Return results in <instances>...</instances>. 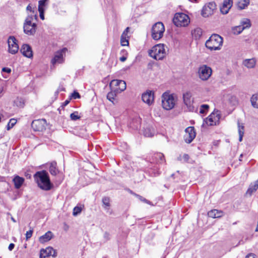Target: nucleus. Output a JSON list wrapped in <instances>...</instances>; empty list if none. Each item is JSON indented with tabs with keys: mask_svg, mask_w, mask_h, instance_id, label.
I'll return each instance as SVG.
<instances>
[{
	"mask_svg": "<svg viewBox=\"0 0 258 258\" xmlns=\"http://www.w3.org/2000/svg\"><path fill=\"white\" fill-rule=\"evenodd\" d=\"M258 100V93L254 94L252 95L250 98V102L251 106L255 108H258V103H256Z\"/></svg>",
	"mask_w": 258,
	"mask_h": 258,
	"instance_id": "obj_30",
	"label": "nucleus"
},
{
	"mask_svg": "<svg viewBox=\"0 0 258 258\" xmlns=\"http://www.w3.org/2000/svg\"><path fill=\"white\" fill-rule=\"evenodd\" d=\"M45 119H37L32 121L31 126L35 131L42 132L45 130Z\"/></svg>",
	"mask_w": 258,
	"mask_h": 258,
	"instance_id": "obj_13",
	"label": "nucleus"
},
{
	"mask_svg": "<svg viewBox=\"0 0 258 258\" xmlns=\"http://www.w3.org/2000/svg\"><path fill=\"white\" fill-rule=\"evenodd\" d=\"M118 93H117L111 90L110 92L108 93L107 95V98L109 101L113 103V100L115 99V97L116 96V94Z\"/></svg>",
	"mask_w": 258,
	"mask_h": 258,
	"instance_id": "obj_36",
	"label": "nucleus"
},
{
	"mask_svg": "<svg viewBox=\"0 0 258 258\" xmlns=\"http://www.w3.org/2000/svg\"><path fill=\"white\" fill-rule=\"evenodd\" d=\"M126 58H127V57H126V56H121V57H120L119 58V60H120L121 61L123 62V61H125V60H126Z\"/></svg>",
	"mask_w": 258,
	"mask_h": 258,
	"instance_id": "obj_55",
	"label": "nucleus"
},
{
	"mask_svg": "<svg viewBox=\"0 0 258 258\" xmlns=\"http://www.w3.org/2000/svg\"><path fill=\"white\" fill-rule=\"evenodd\" d=\"M17 120L14 118H12L10 120L7 125V130H9L12 128L14 125L16 123Z\"/></svg>",
	"mask_w": 258,
	"mask_h": 258,
	"instance_id": "obj_40",
	"label": "nucleus"
},
{
	"mask_svg": "<svg viewBox=\"0 0 258 258\" xmlns=\"http://www.w3.org/2000/svg\"><path fill=\"white\" fill-rule=\"evenodd\" d=\"M208 215L209 217L212 218H217L221 217L222 216V212L214 209L210 211L208 213Z\"/></svg>",
	"mask_w": 258,
	"mask_h": 258,
	"instance_id": "obj_25",
	"label": "nucleus"
},
{
	"mask_svg": "<svg viewBox=\"0 0 258 258\" xmlns=\"http://www.w3.org/2000/svg\"><path fill=\"white\" fill-rule=\"evenodd\" d=\"M232 0H224L222 6L220 8L221 12L223 14H226L228 13L230 9L232 6Z\"/></svg>",
	"mask_w": 258,
	"mask_h": 258,
	"instance_id": "obj_19",
	"label": "nucleus"
},
{
	"mask_svg": "<svg viewBox=\"0 0 258 258\" xmlns=\"http://www.w3.org/2000/svg\"><path fill=\"white\" fill-rule=\"evenodd\" d=\"M48 0H40L38 2V10H44L45 11V7L46 6V2Z\"/></svg>",
	"mask_w": 258,
	"mask_h": 258,
	"instance_id": "obj_37",
	"label": "nucleus"
},
{
	"mask_svg": "<svg viewBox=\"0 0 258 258\" xmlns=\"http://www.w3.org/2000/svg\"><path fill=\"white\" fill-rule=\"evenodd\" d=\"M244 66L248 69H251L254 67L255 65V60L253 58L246 59L243 62Z\"/></svg>",
	"mask_w": 258,
	"mask_h": 258,
	"instance_id": "obj_28",
	"label": "nucleus"
},
{
	"mask_svg": "<svg viewBox=\"0 0 258 258\" xmlns=\"http://www.w3.org/2000/svg\"><path fill=\"white\" fill-rule=\"evenodd\" d=\"M44 250L45 251V252H46L47 253L49 257L50 256H52L53 257H55L56 256V255H57L56 252L52 247H47L45 249H44Z\"/></svg>",
	"mask_w": 258,
	"mask_h": 258,
	"instance_id": "obj_34",
	"label": "nucleus"
},
{
	"mask_svg": "<svg viewBox=\"0 0 258 258\" xmlns=\"http://www.w3.org/2000/svg\"><path fill=\"white\" fill-rule=\"evenodd\" d=\"M245 28L243 27V26L242 25H240V26H237L235 28V29H234V33L235 34L237 33V34H239Z\"/></svg>",
	"mask_w": 258,
	"mask_h": 258,
	"instance_id": "obj_42",
	"label": "nucleus"
},
{
	"mask_svg": "<svg viewBox=\"0 0 258 258\" xmlns=\"http://www.w3.org/2000/svg\"><path fill=\"white\" fill-rule=\"evenodd\" d=\"M2 91H3V90L0 88V94L2 93Z\"/></svg>",
	"mask_w": 258,
	"mask_h": 258,
	"instance_id": "obj_61",
	"label": "nucleus"
},
{
	"mask_svg": "<svg viewBox=\"0 0 258 258\" xmlns=\"http://www.w3.org/2000/svg\"><path fill=\"white\" fill-rule=\"evenodd\" d=\"M17 40L13 36H10L8 39V52L12 54H15L18 52L19 50V45L17 43Z\"/></svg>",
	"mask_w": 258,
	"mask_h": 258,
	"instance_id": "obj_11",
	"label": "nucleus"
},
{
	"mask_svg": "<svg viewBox=\"0 0 258 258\" xmlns=\"http://www.w3.org/2000/svg\"><path fill=\"white\" fill-rule=\"evenodd\" d=\"M191 96V93L189 92H187L183 94L184 103L187 106L189 111H190L194 110V107L192 106L194 101Z\"/></svg>",
	"mask_w": 258,
	"mask_h": 258,
	"instance_id": "obj_14",
	"label": "nucleus"
},
{
	"mask_svg": "<svg viewBox=\"0 0 258 258\" xmlns=\"http://www.w3.org/2000/svg\"><path fill=\"white\" fill-rule=\"evenodd\" d=\"M14 104L18 107H23L24 105V102L23 99L17 98L15 100Z\"/></svg>",
	"mask_w": 258,
	"mask_h": 258,
	"instance_id": "obj_38",
	"label": "nucleus"
},
{
	"mask_svg": "<svg viewBox=\"0 0 258 258\" xmlns=\"http://www.w3.org/2000/svg\"><path fill=\"white\" fill-rule=\"evenodd\" d=\"M39 258H49L47 253L44 250V249L40 250Z\"/></svg>",
	"mask_w": 258,
	"mask_h": 258,
	"instance_id": "obj_47",
	"label": "nucleus"
},
{
	"mask_svg": "<svg viewBox=\"0 0 258 258\" xmlns=\"http://www.w3.org/2000/svg\"><path fill=\"white\" fill-rule=\"evenodd\" d=\"M173 22L177 27H185L188 25L190 20L187 15L184 13H176L173 18Z\"/></svg>",
	"mask_w": 258,
	"mask_h": 258,
	"instance_id": "obj_6",
	"label": "nucleus"
},
{
	"mask_svg": "<svg viewBox=\"0 0 258 258\" xmlns=\"http://www.w3.org/2000/svg\"><path fill=\"white\" fill-rule=\"evenodd\" d=\"M183 158L186 161L189 159V156L187 154H184Z\"/></svg>",
	"mask_w": 258,
	"mask_h": 258,
	"instance_id": "obj_56",
	"label": "nucleus"
},
{
	"mask_svg": "<svg viewBox=\"0 0 258 258\" xmlns=\"http://www.w3.org/2000/svg\"><path fill=\"white\" fill-rule=\"evenodd\" d=\"M33 232V229L31 227L30 228V230L26 232V240H28L29 238L32 237Z\"/></svg>",
	"mask_w": 258,
	"mask_h": 258,
	"instance_id": "obj_45",
	"label": "nucleus"
},
{
	"mask_svg": "<svg viewBox=\"0 0 258 258\" xmlns=\"http://www.w3.org/2000/svg\"><path fill=\"white\" fill-rule=\"evenodd\" d=\"M21 52L27 57L31 58L33 56V52L31 46L27 44H24L21 49Z\"/></svg>",
	"mask_w": 258,
	"mask_h": 258,
	"instance_id": "obj_17",
	"label": "nucleus"
},
{
	"mask_svg": "<svg viewBox=\"0 0 258 258\" xmlns=\"http://www.w3.org/2000/svg\"><path fill=\"white\" fill-rule=\"evenodd\" d=\"M82 211V208L80 207L76 206L73 209V215L77 216L80 214Z\"/></svg>",
	"mask_w": 258,
	"mask_h": 258,
	"instance_id": "obj_44",
	"label": "nucleus"
},
{
	"mask_svg": "<svg viewBox=\"0 0 258 258\" xmlns=\"http://www.w3.org/2000/svg\"><path fill=\"white\" fill-rule=\"evenodd\" d=\"M25 179L23 177L16 175L13 179L15 187L16 189H19L24 183Z\"/></svg>",
	"mask_w": 258,
	"mask_h": 258,
	"instance_id": "obj_21",
	"label": "nucleus"
},
{
	"mask_svg": "<svg viewBox=\"0 0 258 258\" xmlns=\"http://www.w3.org/2000/svg\"><path fill=\"white\" fill-rule=\"evenodd\" d=\"M53 235L52 232L48 231L39 237V241L41 243L48 242L52 238Z\"/></svg>",
	"mask_w": 258,
	"mask_h": 258,
	"instance_id": "obj_23",
	"label": "nucleus"
},
{
	"mask_svg": "<svg viewBox=\"0 0 258 258\" xmlns=\"http://www.w3.org/2000/svg\"><path fill=\"white\" fill-rule=\"evenodd\" d=\"M241 24L243 26V27L246 29L250 27V22L249 19H245L242 20L241 22Z\"/></svg>",
	"mask_w": 258,
	"mask_h": 258,
	"instance_id": "obj_39",
	"label": "nucleus"
},
{
	"mask_svg": "<svg viewBox=\"0 0 258 258\" xmlns=\"http://www.w3.org/2000/svg\"><path fill=\"white\" fill-rule=\"evenodd\" d=\"M70 117L73 120H77L80 118V116L78 115V112H74L71 114Z\"/></svg>",
	"mask_w": 258,
	"mask_h": 258,
	"instance_id": "obj_43",
	"label": "nucleus"
},
{
	"mask_svg": "<svg viewBox=\"0 0 258 258\" xmlns=\"http://www.w3.org/2000/svg\"><path fill=\"white\" fill-rule=\"evenodd\" d=\"M201 108L207 111L208 110L209 106L207 104H203L201 105Z\"/></svg>",
	"mask_w": 258,
	"mask_h": 258,
	"instance_id": "obj_51",
	"label": "nucleus"
},
{
	"mask_svg": "<svg viewBox=\"0 0 258 258\" xmlns=\"http://www.w3.org/2000/svg\"><path fill=\"white\" fill-rule=\"evenodd\" d=\"M162 105L163 108L167 110L172 109L175 103V100L173 94L165 92L162 95Z\"/></svg>",
	"mask_w": 258,
	"mask_h": 258,
	"instance_id": "obj_5",
	"label": "nucleus"
},
{
	"mask_svg": "<svg viewBox=\"0 0 258 258\" xmlns=\"http://www.w3.org/2000/svg\"><path fill=\"white\" fill-rule=\"evenodd\" d=\"M102 203H103V207L106 211L107 212H108L110 214H111V211H109L110 207V199L108 197H104L102 199Z\"/></svg>",
	"mask_w": 258,
	"mask_h": 258,
	"instance_id": "obj_26",
	"label": "nucleus"
},
{
	"mask_svg": "<svg viewBox=\"0 0 258 258\" xmlns=\"http://www.w3.org/2000/svg\"><path fill=\"white\" fill-rule=\"evenodd\" d=\"M153 162L158 164L162 163L165 161L164 156L161 153L155 154L152 159Z\"/></svg>",
	"mask_w": 258,
	"mask_h": 258,
	"instance_id": "obj_24",
	"label": "nucleus"
},
{
	"mask_svg": "<svg viewBox=\"0 0 258 258\" xmlns=\"http://www.w3.org/2000/svg\"><path fill=\"white\" fill-rule=\"evenodd\" d=\"M38 16L36 14L28 15L26 17L23 26L37 25Z\"/></svg>",
	"mask_w": 258,
	"mask_h": 258,
	"instance_id": "obj_16",
	"label": "nucleus"
},
{
	"mask_svg": "<svg viewBox=\"0 0 258 258\" xmlns=\"http://www.w3.org/2000/svg\"><path fill=\"white\" fill-rule=\"evenodd\" d=\"M223 44V38L218 34H213L205 43L206 47L210 50H219Z\"/></svg>",
	"mask_w": 258,
	"mask_h": 258,
	"instance_id": "obj_3",
	"label": "nucleus"
},
{
	"mask_svg": "<svg viewBox=\"0 0 258 258\" xmlns=\"http://www.w3.org/2000/svg\"><path fill=\"white\" fill-rule=\"evenodd\" d=\"M238 134H239V141L241 142L244 134V126L238 122Z\"/></svg>",
	"mask_w": 258,
	"mask_h": 258,
	"instance_id": "obj_33",
	"label": "nucleus"
},
{
	"mask_svg": "<svg viewBox=\"0 0 258 258\" xmlns=\"http://www.w3.org/2000/svg\"><path fill=\"white\" fill-rule=\"evenodd\" d=\"M26 10L27 11H30L31 13H32L31 14H36L37 15V13L35 11V8L33 7L31 4L28 5V6L26 8Z\"/></svg>",
	"mask_w": 258,
	"mask_h": 258,
	"instance_id": "obj_41",
	"label": "nucleus"
},
{
	"mask_svg": "<svg viewBox=\"0 0 258 258\" xmlns=\"http://www.w3.org/2000/svg\"><path fill=\"white\" fill-rule=\"evenodd\" d=\"M141 119L140 118H136L134 119L130 123V127L134 130H138L140 127Z\"/></svg>",
	"mask_w": 258,
	"mask_h": 258,
	"instance_id": "obj_27",
	"label": "nucleus"
},
{
	"mask_svg": "<svg viewBox=\"0 0 258 258\" xmlns=\"http://www.w3.org/2000/svg\"><path fill=\"white\" fill-rule=\"evenodd\" d=\"M38 186L45 190H49L52 187L48 174L45 170L37 172L34 175Z\"/></svg>",
	"mask_w": 258,
	"mask_h": 258,
	"instance_id": "obj_1",
	"label": "nucleus"
},
{
	"mask_svg": "<svg viewBox=\"0 0 258 258\" xmlns=\"http://www.w3.org/2000/svg\"><path fill=\"white\" fill-rule=\"evenodd\" d=\"M67 50V48H63L60 51H57L53 58L51 60V63L53 64L58 63H60L63 62V53Z\"/></svg>",
	"mask_w": 258,
	"mask_h": 258,
	"instance_id": "obj_18",
	"label": "nucleus"
},
{
	"mask_svg": "<svg viewBox=\"0 0 258 258\" xmlns=\"http://www.w3.org/2000/svg\"><path fill=\"white\" fill-rule=\"evenodd\" d=\"M49 172L51 174L55 175L57 174L58 171L56 169V163L55 162H52L49 167Z\"/></svg>",
	"mask_w": 258,
	"mask_h": 258,
	"instance_id": "obj_32",
	"label": "nucleus"
},
{
	"mask_svg": "<svg viewBox=\"0 0 258 258\" xmlns=\"http://www.w3.org/2000/svg\"><path fill=\"white\" fill-rule=\"evenodd\" d=\"M134 195L136 197H137L140 201L144 202V203H147V204H149L150 203V202L149 201H148L147 200H146L145 198H143V197L139 195H137L136 194H134Z\"/></svg>",
	"mask_w": 258,
	"mask_h": 258,
	"instance_id": "obj_48",
	"label": "nucleus"
},
{
	"mask_svg": "<svg viewBox=\"0 0 258 258\" xmlns=\"http://www.w3.org/2000/svg\"><path fill=\"white\" fill-rule=\"evenodd\" d=\"M249 3V0H240L238 2L237 6L239 9L242 10L247 7Z\"/></svg>",
	"mask_w": 258,
	"mask_h": 258,
	"instance_id": "obj_31",
	"label": "nucleus"
},
{
	"mask_svg": "<svg viewBox=\"0 0 258 258\" xmlns=\"http://www.w3.org/2000/svg\"><path fill=\"white\" fill-rule=\"evenodd\" d=\"M144 135L147 137H152L154 134V131L153 128H151L149 126L146 127L144 128L143 131Z\"/></svg>",
	"mask_w": 258,
	"mask_h": 258,
	"instance_id": "obj_29",
	"label": "nucleus"
},
{
	"mask_svg": "<svg viewBox=\"0 0 258 258\" xmlns=\"http://www.w3.org/2000/svg\"><path fill=\"white\" fill-rule=\"evenodd\" d=\"M245 258H256V257L254 254L249 253L246 256Z\"/></svg>",
	"mask_w": 258,
	"mask_h": 258,
	"instance_id": "obj_52",
	"label": "nucleus"
},
{
	"mask_svg": "<svg viewBox=\"0 0 258 258\" xmlns=\"http://www.w3.org/2000/svg\"><path fill=\"white\" fill-rule=\"evenodd\" d=\"M14 247L15 244L14 243H11L10 244L8 248L9 250L12 251L14 249Z\"/></svg>",
	"mask_w": 258,
	"mask_h": 258,
	"instance_id": "obj_53",
	"label": "nucleus"
},
{
	"mask_svg": "<svg viewBox=\"0 0 258 258\" xmlns=\"http://www.w3.org/2000/svg\"><path fill=\"white\" fill-rule=\"evenodd\" d=\"M70 100H66L62 104V107H64L66 105H67L69 103H70Z\"/></svg>",
	"mask_w": 258,
	"mask_h": 258,
	"instance_id": "obj_54",
	"label": "nucleus"
},
{
	"mask_svg": "<svg viewBox=\"0 0 258 258\" xmlns=\"http://www.w3.org/2000/svg\"><path fill=\"white\" fill-rule=\"evenodd\" d=\"M39 13V16L41 20H44V10H40L38 11Z\"/></svg>",
	"mask_w": 258,
	"mask_h": 258,
	"instance_id": "obj_49",
	"label": "nucleus"
},
{
	"mask_svg": "<svg viewBox=\"0 0 258 258\" xmlns=\"http://www.w3.org/2000/svg\"><path fill=\"white\" fill-rule=\"evenodd\" d=\"M109 86L113 91L120 93L126 89L125 81L119 80H113L110 83Z\"/></svg>",
	"mask_w": 258,
	"mask_h": 258,
	"instance_id": "obj_7",
	"label": "nucleus"
},
{
	"mask_svg": "<svg viewBox=\"0 0 258 258\" xmlns=\"http://www.w3.org/2000/svg\"><path fill=\"white\" fill-rule=\"evenodd\" d=\"M2 71L4 72H6L7 73H10L11 72V70L8 68H3L2 69Z\"/></svg>",
	"mask_w": 258,
	"mask_h": 258,
	"instance_id": "obj_50",
	"label": "nucleus"
},
{
	"mask_svg": "<svg viewBox=\"0 0 258 258\" xmlns=\"http://www.w3.org/2000/svg\"><path fill=\"white\" fill-rule=\"evenodd\" d=\"M24 32L29 35H34L37 29V25L23 26Z\"/></svg>",
	"mask_w": 258,
	"mask_h": 258,
	"instance_id": "obj_22",
	"label": "nucleus"
},
{
	"mask_svg": "<svg viewBox=\"0 0 258 258\" xmlns=\"http://www.w3.org/2000/svg\"><path fill=\"white\" fill-rule=\"evenodd\" d=\"M165 47V45L164 44H156L149 50V55L156 60H162L166 55Z\"/></svg>",
	"mask_w": 258,
	"mask_h": 258,
	"instance_id": "obj_2",
	"label": "nucleus"
},
{
	"mask_svg": "<svg viewBox=\"0 0 258 258\" xmlns=\"http://www.w3.org/2000/svg\"><path fill=\"white\" fill-rule=\"evenodd\" d=\"M129 29V27H127L121 34L120 38V44L122 46H127L129 44V36L128 35Z\"/></svg>",
	"mask_w": 258,
	"mask_h": 258,
	"instance_id": "obj_20",
	"label": "nucleus"
},
{
	"mask_svg": "<svg viewBox=\"0 0 258 258\" xmlns=\"http://www.w3.org/2000/svg\"><path fill=\"white\" fill-rule=\"evenodd\" d=\"M142 99L143 102L149 105H151L154 101V93L152 91L148 90L144 93L142 96Z\"/></svg>",
	"mask_w": 258,
	"mask_h": 258,
	"instance_id": "obj_15",
	"label": "nucleus"
},
{
	"mask_svg": "<svg viewBox=\"0 0 258 258\" xmlns=\"http://www.w3.org/2000/svg\"><path fill=\"white\" fill-rule=\"evenodd\" d=\"M196 136V133L194 127L189 126L185 130V135H184V140L186 143H190Z\"/></svg>",
	"mask_w": 258,
	"mask_h": 258,
	"instance_id": "obj_12",
	"label": "nucleus"
},
{
	"mask_svg": "<svg viewBox=\"0 0 258 258\" xmlns=\"http://www.w3.org/2000/svg\"><path fill=\"white\" fill-rule=\"evenodd\" d=\"M165 32V27L164 24L160 22L154 24L151 30L152 38L155 40L160 39L163 36Z\"/></svg>",
	"mask_w": 258,
	"mask_h": 258,
	"instance_id": "obj_4",
	"label": "nucleus"
},
{
	"mask_svg": "<svg viewBox=\"0 0 258 258\" xmlns=\"http://www.w3.org/2000/svg\"><path fill=\"white\" fill-rule=\"evenodd\" d=\"M188 1L190 2H195V3H197L199 1V0H188Z\"/></svg>",
	"mask_w": 258,
	"mask_h": 258,
	"instance_id": "obj_58",
	"label": "nucleus"
},
{
	"mask_svg": "<svg viewBox=\"0 0 258 258\" xmlns=\"http://www.w3.org/2000/svg\"><path fill=\"white\" fill-rule=\"evenodd\" d=\"M216 9V5L215 2H210L206 4L203 8L201 15L203 17L207 18L213 14Z\"/></svg>",
	"mask_w": 258,
	"mask_h": 258,
	"instance_id": "obj_8",
	"label": "nucleus"
},
{
	"mask_svg": "<svg viewBox=\"0 0 258 258\" xmlns=\"http://www.w3.org/2000/svg\"><path fill=\"white\" fill-rule=\"evenodd\" d=\"M205 112H206V110L201 107L200 112L201 113L203 114V113H205Z\"/></svg>",
	"mask_w": 258,
	"mask_h": 258,
	"instance_id": "obj_57",
	"label": "nucleus"
},
{
	"mask_svg": "<svg viewBox=\"0 0 258 258\" xmlns=\"http://www.w3.org/2000/svg\"><path fill=\"white\" fill-rule=\"evenodd\" d=\"M11 220L14 222H16V221L15 220V219L13 218V217H11Z\"/></svg>",
	"mask_w": 258,
	"mask_h": 258,
	"instance_id": "obj_59",
	"label": "nucleus"
},
{
	"mask_svg": "<svg viewBox=\"0 0 258 258\" xmlns=\"http://www.w3.org/2000/svg\"><path fill=\"white\" fill-rule=\"evenodd\" d=\"M243 155L242 154H241L240 156V158H239V160H241V158H242Z\"/></svg>",
	"mask_w": 258,
	"mask_h": 258,
	"instance_id": "obj_60",
	"label": "nucleus"
},
{
	"mask_svg": "<svg viewBox=\"0 0 258 258\" xmlns=\"http://www.w3.org/2000/svg\"><path fill=\"white\" fill-rule=\"evenodd\" d=\"M220 117L219 111L215 110L213 112L204 120V122L208 125H216L219 122Z\"/></svg>",
	"mask_w": 258,
	"mask_h": 258,
	"instance_id": "obj_10",
	"label": "nucleus"
},
{
	"mask_svg": "<svg viewBox=\"0 0 258 258\" xmlns=\"http://www.w3.org/2000/svg\"><path fill=\"white\" fill-rule=\"evenodd\" d=\"M71 98L74 99H79L81 98V96L80 94L76 91H74L73 93H72L71 96Z\"/></svg>",
	"mask_w": 258,
	"mask_h": 258,
	"instance_id": "obj_46",
	"label": "nucleus"
},
{
	"mask_svg": "<svg viewBox=\"0 0 258 258\" xmlns=\"http://www.w3.org/2000/svg\"><path fill=\"white\" fill-rule=\"evenodd\" d=\"M212 72V71L210 67L206 65H202L198 70L199 78L203 81L207 80L211 76Z\"/></svg>",
	"mask_w": 258,
	"mask_h": 258,
	"instance_id": "obj_9",
	"label": "nucleus"
},
{
	"mask_svg": "<svg viewBox=\"0 0 258 258\" xmlns=\"http://www.w3.org/2000/svg\"><path fill=\"white\" fill-rule=\"evenodd\" d=\"M202 34V31L200 28L196 29L192 32V35L196 39L200 38Z\"/></svg>",
	"mask_w": 258,
	"mask_h": 258,
	"instance_id": "obj_35",
	"label": "nucleus"
}]
</instances>
